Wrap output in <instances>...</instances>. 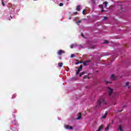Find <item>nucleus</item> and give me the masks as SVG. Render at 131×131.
Segmentation results:
<instances>
[{
    "mask_svg": "<svg viewBox=\"0 0 131 131\" xmlns=\"http://www.w3.org/2000/svg\"><path fill=\"white\" fill-rule=\"evenodd\" d=\"M105 104V100L103 98H101L99 99L97 101V106H100L101 104Z\"/></svg>",
    "mask_w": 131,
    "mask_h": 131,
    "instance_id": "1",
    "label": "nucleus"
},
{
    "mask_svg": "<svg viewBox=\"0 0 131 131\" xmlns=\"http://www.w3.org/2000/svg\"><path fill=\"white\" fill-rule=\"evenodd\" d=\"M103 5H104V6H103V5H100L99 6V8H105V9L107 8V5H108V2H105L104 3H103Z\"/></svg>",
    "mask_w": 131,
    "mask_h": 131,
    "instance_id": "2",
    "label": "nucleus"
},
{
    "mask_svg": "<svg viewBox=\"0 0 131 131\" xmlns=\"http://www.w3.org/2000/svg\"><path fill=\"white\" fill-rule=\"evenodd\" d=\"M107 91L108 92V95L109 96H111V94L113 92V89L110 88V87H108L107 88Z\"/></svg>",
    "mask_w": 131,
    "mask_h": 131,
    "instance_id": "3",
    "label": "nucleus"
},
{
    "mask_svg": "<svg viewBox=\"0 0 131 131\" xmlns=\"http://www.w3.org/2000/svg\"><path fill=\"white\" fill-rule=\"evenodd\" d=\"M64 53H65V52H64V51H62V50H61L57 52V54L59 56L62 55V54H64Z\"/></svg>",
    "mask_w": 131,
    "mask_h": 131,
    "instance_id": "4",
    "label": "nucleus"
},
{
    "mask_svg": "<svg viewBox=\"0 0 131 131\" xmlns=\"http://www.w3.org/2000/svg\"><path fill=\"white\" fill-rule=\"evenodd\" d=\"M64 127L65 128H66V129H73V128H72V127L67 125H64Z\"/></svg>",
    "mask_w": 131,
    "mask_h": 131,
    "instance_id": "5",
    "label": "nucleus"
},
{
    "mask_svg": "<svg viewBox=\"0 0 131 131\" xmlns=\"http://www.w3.org/2000/svg\"><path fill=\"white\" fill-rule=\"evenodd\" d=\"M81 6L80 5H78L77 6L76 10L78 11V12H79V11H80V10H81Z\"/></svg>",
    "mask_w": 131,
    "mask_h": 131,
    "instance_id": "6",
    "label": "nucleus"
},
{
    "mask_svg": "<svg viewBox=\"0 0 131 131\" xmlns=\"http://www.w3.org/2000/svg\"><path fill=\"white\" fill-rule=\"evenodd\" d=\"M75 47H77V45H76V44H72L70 46L71 49H73V48H75Z\"/></svg>",
    "mask_w": 131,
    "mask_h": 131,
    "instance_id": "7",
    "label": "nucleus"
},
{
    "mask_svg": "<svg viewBox=\"0 0 131 131\" xmlns=\"http://www.w3.org/2000/svg\"><path fill=\"white\" fill-rule=\"evenodd\" d=\"M111 80H115V76L114 75H112L111 76Z\"/></svg>",
    "mask_w": 131,
    "mask_h": 131,
    "instance_id": "8",
    "label": "nucleus"
},
{
    "mask_svg": "<svg viewBox=\"0 0 131 131\" xmlns=\"http://www.w3.org/2000/svg\"><path fill=\"white\" fill-rule=\"evenodd\" d=\"M107 116V113H105L104 115H103L101 117L102 119L106 118V117Z\"/></svg>",
    "mask_w": 131,
    "mask_h": 131,
    "instance_id": "9",
    "label": "nucleus"
},
{
    "mask_svg": "<svg viewBox=\"0 0 131 131\" xmlns=\"http://www.w3.org/2000/svg\"><path fill=\"white\" fill-rule=\"evenodd\" d=\"M103 127H104V125H101L99 127V129L97 131H101V130L103 128Z\"/></svg>",
    "mask_w": 131,
    "mask_h": 131,
    "instance_id": "10",
    "label": "nucleus"
},
{
    "mask_svg": "<svg viewBox=\"0 0 131 131\" xmlns=\"http://www.w3.org/2000/svg\"><path fill=\"white\" fill-rule=\"evenodd\" d=\"M80 118H81V113H79V116L77 118V120H79V119H80Z\"/></svg>",
    "mask_w": 131,
    "mask_h": 131,
    "instance_id": "11",
    "label": "nucleus"
},
{
    "mask_svg": "<svg viewBox=\"0 0 131 131\" xmlns=\"http://www.w3.org/2000/svg\"><path fill=\"white\" fill-rule=\"evenodd\" d=\"M82 70V64H81L79 68L78 69V70H79V71H81V70Z\"/></svg>",
    "mask_w": 131,
    "mask_h": 131,
    "instance_id": "12",
    "label": "nucleus"
},
{
    "mask_svg": "<svg viewBox=\"0 0 131 131\" xmlns=\"http://www.w3.org/2000/svg\"><path fill=\"white\" fill-rule=\"evenodd\" d=\"M63 66V63L60 62L58 63V67H62Z\"/></svg>",
    "mask_w": 131,
    "mask_h": 131,
    "instance_id": "13",
    "label": "nucleus"
},
{
    "mask_svg": "<svg viewBox=\"0 0 131 131\" xmlns=\"http://www.w3.org/2000/svg\"><path fill=\"white\" fill-rule=\"evenodd\" d=\"M110 128V125H107V127L105 128V130L108 131V129Z\"/></svg>",
    "mask_w": 131,
    "mask_h": 131,
    "instance_id": "14",
    "label": "nucleus"
},
{
    "mask_svg": "<svg viewBox=\"0 0 131 131\" xmlns=\"http://www.w3.org/2000/svg\"><path fill=\"white\" fill-rule=\"evenodd\" d=\"M119 129L120 130V131H124L123 130H122V127L121 126H120L119 127Z\"/></svg>",
    "mask_w": 131,
    "mask_h": 131,
    "instance_id": "15",
    "label": "nucleus"
},
{
    "mask_svg": "<svg viewBox=\"0 0 131 131\" xmlns=\"http://www.w3.org/2000/svg\"><path fill=\"white\" fill-rule=\"evenodd\" d=\"M84 74V72L80 73L79 74L80 77L82 76V75H83Z\"/></svg>",
    "mask_w": 131,
    "mask_h": 131,
    "instance_id": "16",
    "label": "nucleus"
},
{
    "mask_svg": "<svg viewBox=\"0 0 131 131\" xmlns=\"http://www.w3.org/2000/svg\"><path fill=\"white\" fill-rule=\"evenodd\" d=\"M89 62H90V61H86L85 62H84V65L86 66L88 65V63H89Z\"/></svg>",
    "mask_w": 131,
    "mask_h": 131,
    "instance_id": "17",
    "label": "nucleus"
},
{
    "mask_svg": "<svg viewBox=\"0 0 131 131\" xmlns=\"http://www.w3.org/2000/svg\"><path fill=\"white\" fill-rule=\"evenodd\" d=\"M82 14H83V15H85V14H86V13H85V10H83Z\"/></svg>",
    "mask_w": 131,
    "mask_h": 131,
    "instance_id": "18",
    "label": "nucleus"
},
{
    "mask_svg": "<svg viewBox=\"0 0 131 131\" xmlns=\"http://www.w3.org/2000/svg\"><path fill=\"white\" fill-rule=\"evenodd\" d=\"M74 57H75V54H71V58H74Z\"/></svg>",
    "mask_w": 131,
    "mask_h": 131,
    "instance_id": "19",
    "label": "nucleus"
},
{
    "mask_svg": "<svg viewBox=\"0 0 131 131\" xmlns=\"http://www.w3.org/2000/svg\"><path fill=\"white\" fill-rule=\"evenodd\" d=\"M79 72H80V71H79V70H77V71H76V74H78V73H79Z\"/></svg>",
    "mask_w": 131,
    "mask_h": 131,
    "instance_id": "20",
    "label": "nucleus"
},
{
    "mask_svg": "<svg viewBox=\"0 0 131 131\" xmlns=\"http://www.w3.org/2000/svg\"><path fill=\"white\" fill-rule=\"evenodd\" d=\"M81 22V20H78V21L76 22V24H78V25H79L78 23H80Z\"/></svg>",
    "mask_w": 131,
    "mask_h": 131,
    "instance_id": "21",
    "label": "nucleus"
},
{
    "mask_svg": "<svg viewBox=\"0 0 131 131\" xmlns=\"http://www.w3.org/2000/svg\"><path fill=\"white\" fill-rule=\"evenodd\" d=\"M16 97V94H14L12 97V99H13V98H15Z\"/></svg>",
    "mask_w": 131,
    "mask_h": 131,
    "instance_id": "22",
    "label": "nucleus"
},
{
    "mask_svg": "<svg viewBox=\"0 0 131 131\" xmlns=\"http://www.w3.org/2000/svg\"><path fill=\"white\" fill-rule=\"evenodd\" d=\"M59 6L60 7H63V3H60L59 4Z\"/></svg>",
    "mask_w": 131,
    "mask_h": 131,
    "instance_id": "23",
    "label": "nucleus"
},
{
    "mask_svg": "<svg viewBox=\"0 0 131 131\" xmlns=\"http://www.w3.org/2000/svg\"><path fill=\"white\" fill-rule=\"evenodd\" d=\"M81 36H82V37H84V35H83V33H81Z\"/></svg>",
    "mask_w": 131,
    "mask_h": 131,
    "instance_id": "24",
    "label": "nucleus"
},
{
    "mask_svg": "<svg viewBox=\"0 0 131 131\" xmlns=\"http://www.w3.org/2000/svg\"><path fill=\"white\" fill-rule=\"evenodd\" d=\"M127 85H128V82L125 83V86H127Z\"/></svg>",
    "mask_w": 131,
    "mask_h": 131,
    "instance_id": "25",
    "label": "nucleus"
},
{
    "mask_svg": "<svg viewBox=\"0 0 131 131\" xmlns=\"http://www.w3.org/2000/svg\"><path fill=\"white\" fill-rule=\"evenodd\" d=\"M2 5L3 7H5V3H4V2H2Z\"/></svg>",
    "mask_w": 131,
    "mask_h": 131,
    "instance_id": "26",
    "label": "nucleus"
},
{
    "mask_svg": "<svg viewBox=\"0 0 131 131\" xmlns=\"http://www.w3.org/2000/svg\"><path fill=\"white\" fill-rule=\"evenodd\" d=\"M73 14H74L75 15H76V14H77V12H74Z\"/></svg>",
    "mask_w": 131,
    "mask_h": 131,
    "instance_id": "27",
    "label": "nucleus"
},
{
    "mask_svg": "<svg viewBox=\"0 0 131 131\" xmlns=\"http://www.w3.org/2000/svg\"><path fill=\"white\" fill-rule=\"evenodd\" d=\"M104 19L105 20H106V19H107V17L104 16Z\"/></svg>",
    "mask_w": 131,
    "mask_h": 131,
    "instance_id": "28",
    "label": "nucleus"
},
{
    "mask_svg": "<svg viewBox=\"0 0 131 131\" xmlns=\"http://www.w3.org/2000/svg\"><path fill=\"white\" fill-rule=\"evenodd\" d=\"M104 43H108V41H105Z\"/></svg>",
    "mask_w": 131,
    "mask_h": 131,
    "instance_id": "29",
    "label": "nucleus"
},
{
    "mask_svg": "<svg viewBox=\"0 0 131 131\" xmlns=\"http://www.w3.org/2000/svg\"><path fill=\"white\" fill-rule=\"evenodd\" d=\"M79 63V62H76V65H78Z\"/></svg>",
    "mask_w": 131,
    "mask_h": 131,
    "instance_id": "30",
    "label": "nucleus"
},
{
    "mask_svg": "<svg viewBox=\"0 0 131 131\" xmlns=\"http://www.w3.org/2000/svg\"><path fill=\"white\" fill-rule=\"evenodd\" d=\"M101 12H102V13H103V12H104V9H102V10H101Z\"/></svg>",
    "mask_w": 131,
    "mask_h": 131,
    "instance_id": "31",
    "label": "nucleus"
},
{
    "mask_svg": "<svg viewBox=\"0 0 131 131\" xmlns=\"http://www.w3.org/2000/svg\"><path fill=\"white\" fill-rule=\"evenodd\" d=\"M10 17H11V19H12V18H13V17H12V16H10Z\"/></svg>",
    "mask_w": 131,
    "mask_h": 131,
    "instance_id": "32",
    "label": "nucleus"
},
{
    "mask_svg": "<svg viewBox=\"0 0 131 131\" xmlns=\"http://www.w3.org/2000/svg\"><path fill=\"white\" fill-rule=\"evenodd\" d=\"M68 2H69V0H67Z\"/></svg>",
    "mask_w": 131,
    "mask_h": 131,
    "instance_id": "33",
    "label": "nucleus"
},
{
    "mask_svg": "<svg viewBox=\"0 0 131 131\" xmlns=\"http://www.w3.org/2000/svg\"><path fill=\"white\" fill-rule=\"evenodd\" d=\"M34 1H36V0H34Z\"/></svg>",
    "mask_w": 131,
    "mask_h": 131,
    "instance_id": "34",
    "label": "nucleus"
}]
</instances>
